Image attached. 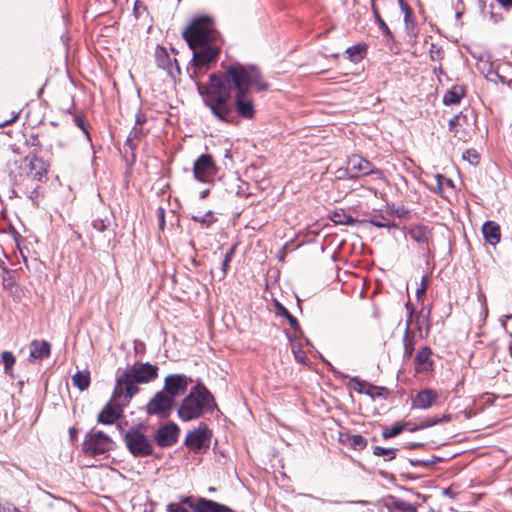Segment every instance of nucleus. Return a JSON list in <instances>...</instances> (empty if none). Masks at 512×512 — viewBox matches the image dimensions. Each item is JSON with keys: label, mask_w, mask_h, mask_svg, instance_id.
Returning <instances> with one entry per match:
<instances>
[{"label": "nucleus", "mask_w": 512, "mask_h": 512, "mask_svg": "<svg viewBox=\"0 0 512 512\" xmlns=\"http://www.w3.org/2000/svg\"><path fill=\"white\" fill-rule=\"evenodd\" d=\"M406 426L407 424H397L391 428L386 427L382 432V436L384 439L395 437L399 435L406 428Z\"/></svg>", "instance_id": "c9c22d12"}, {"label": "nucleus", "mask_w": 512, "mask_h": 512, "mask_svg": "<svg viewBox=\"0 0 512 512\" xmlns=\"http://www.w3.org/2000/svg\"><path fill=\"white\" fill-rule=\"evenodd\" d=\"M216 174V165L211 155L202 154L194 162L193 175L200 182H208Z\"/></svg>", "instance_id": "9b49d317"}, {"label": "nucleus", "mask_w": 512, "mask_h": 512, "mask_svg": "<svg viewBox=\"0 0 512 512\" xmlns=\"http://www.w3.org/2000/svg\"><path fill=\"white\" fill-rule=\"evenodd\" d=\"M460 120H463L464 122L467 121V116L463 113L456 114L453 118L449 120L448 126L449 130L454 133V136L458 137L459 139H463L462 135H460V131L458 129V123Z\"/></svg>", "instance_id": "2f4dec72"}, {"label": "nucleus", "mask_w": 512, "mask_h": 512, "mask_svg": "<svg viewBox=\"0 0 512 512\" xmlns=\"http://www.w3.org/2000/svg\"><path fill=\"white\" fill-rule=\"evenodd\" d=\"M72 383L79 390L83 391L90 385L89 371H78L72 376Z\"/></svg>", "instance_id": "c85d7f7f"}, {"label": "nucleus", "mask_w": 512, "mask_h": 512, "mask_svg": "<svg viewBox=\"0 0 512 512\" xmlns=\"http://www.w3.org/2000/svg\"><path fill=\"white\" fill-rule=\"evenodd\" d=\"M25 162L29 168L27 177L35 182H44L47 179L48 164L37 155L25 157Z\"/></svg>", "instance_id": "4468645a"}, {"label": "nucleus", "mask_w": 512, "mask_h": 512, "mask_svg": "<svg viewBox=\"0 0 512 512\" xmlns=\"http://www.w3.org/2000/svg\"><path fill=\"white\" fill-rule=\"evenodd\" d=\"M193 51L191 61L211 67L218 60L220 53L219 45L190 48Z\"/></svg>", "instance_id": "ddd939ff"}, {"label": "nucleus", "mask_w": 512, "mask_h": 512, "mask_svg": "<svg viewBox=\"0 0 512 512\" xmlns=\"http://www.w3.org/2000/svg\"><path fill=\"white\" fill-rule=\"evenodd\" d=\"M235 250H236L235 245H233L232 247L229 248V250L226 252L225 257H224V259H226V262H231V260L234 256Z\"/></svg>", "instance_id": "4d7b16f0"}, {"label": "nucleus", "mask_w": 512, "mask_h": 512, "mask_svg": "<svg viewBox=\"0 0 512 512\" xmlns=\"http://www.w3.org/2000/svg\"><path fill=\"white\" fill-rule=\"evenodd\" d=\"M402 12L405 15V18H410L412 16V11L409 5L404 0H397Z\"/></svg>", "instance_id": "09e8293b"}, {"label": "nucleus", "mask_w": 512, "mask_h": 512, "mask_svg": "<svg viewBox=\"0 0 512 512\" xmlns=\"http://www.w3.org/2000/svg\"><path fill=\"white\" fill-rule=\"evenodd\" d=\"M216 407L212 393L201 383L193 386L179 404L177 414L181 421L188 422L200 418Z\"/></svg>", "instance_id": "7ed1b4c3"}, {"label": "nucleus", "mask_w": 512, "mask_h": 512, "mask_svg": "<svg viewBox=\"0 0 512 512\" xmlns=\"http://www.w3.org/2000/svg\"><path fill=\"white\" fill-rule=\"evenodd\" d=\"M443 493H444L445 495H447V496H450V497H452V496H453V493H452V491H451V489H450V488H446V489H444Z\"/></svg>", "instance_id": "774afa93"}, {"label": "nucleus", "mask_w": 512, "mask_h": 512, "mask_svg": "<svg viewBox=\"0 0 512 512\" xmlns=\"http://www.w3.org/2000/svg\"><path fill=\"white\" fill-rule=\"evenodd\" d=\"M142 131L141 129L137 128L136 126L133 127V129L130 131L129 135H128V138H127V143H129L130 145H132V141L134 139H137L139 138V136L141 135Z\"/></svg>", "instance_id": "8fccbe9b"}, {"label": "nucleus", "mask_w": 512, "mask_h": 512, "mask_svg": "<svg viewBox=\"0 0 512 512\" xmlns=\"http://www.w3.org/2000/svg\"><path fill=\"white\" fill-rule=\"evenodd\" d=\"M412 311L410 312L409 316H408V319H407V329L405 331V334H404V338H403V343H404V357H411L412 354H413V351H414V343H415V339H414V336L413 335H410L409 333V326L411 324V321H412Z\"/></svg>", "instance_id": "bb28decb"}, {"label": "nucleus", "mask_w": 512, "mask_h": 512, "mask_svg": "<svg viewBox=\"0 0 512 512\" xmlns=\"http://www.w3.org/2000/svg\"><path fill=\"white\" fill-rule=\"evenodd\" d=\"M190 504H195V500L192 497H185L179 503H169L167 505V512H193Z\"/></svg>", "instance_id": "cd10ccee"}, {"label": "nucleus", "mask_w": 512, "mask_h": 512, "mask_svg": "<svg viewBox=\"0 0 512 512\" xmlns=\"http://www.w3.org/2000/svg\"><path fill=\"white\" fill-rule=\"evenodd\" d=\"M426 289H427V277L423 276L422 280H421V285L416 290L417 297L420 298L422 295H424Z\"/></svg>", "instance_id": "3c124183"}, {"label": "nucleus", "mask_w": 512, "mask_h": 512, "mask_svg": "<svg viewBox=\"0 0 512 512\" xmlns=\"http://www.w3.org/2000/svg\"><path fill=\"white\" fill-rule=\"evenodd\" d=\"M378 28L382 31L388 40L393 39L392 32L384 21H381V23L378 24Z\"/></svg>", "instance_id": "de8ad7c7"}, {"label": "nucleus", "mask_w": 512, "mask_h": 512, "mask_svg": "<svg viewBox=\"0 0 512 512\" xmlns=\"http://www.w3.org/2000/svg\"><path fill=\"white\" fill-rule=\"evenodd\" d=\"M482 233L484 239L490 245L495 246L500 242L501 239V231L500 226L494 221H486L482 227Z\"/></svg>", "instance_id": "412c9836"}, {"label": "nucleus", "mask_w": 512, "mask_h": 512, "mask_svg": "<svg viewBox=\"0 0 512 512\" xmlns=\"http://www.w3.org/2000/svg\"><path fill=\"white\" fill-rule=\"evenodd\" d=\"M192 382V378L185 374H169L164 379L162 390L174 400L184 394Z\"/></svg>", "instance_id": "9d476101"}, {"label": "nucleus", "mask_w": 512, "mask_h": 512, "mask_svg": "<svg viewBox=\"0 0 512 512\" xmlns=\"http://www.w3.org/2000/svg\"><path fill=\"white\" fill-rule=\"evenodd\" d=\"M124 442L134 457L150 456L154 451L151 440L139 427L130 428L124 435Z\"/></svg>", "instance_id": "39448f33"}, {"label": "nucleus", "mask_w": 512, "mask_h": 512, "mask_svg": "<svg viewBox=\"0 0 512 512\" xmlns=\"http://www.w3.org/2000/svg\"><path fill=\"white\" fill-rule=\"evenodd\" d=\"M155 61L157 66L160 69L165 70L172 79L176 80L180 76L181 70L177 59L175 57H171L165 47L160 45L156 47Z\"/></svg>", "instance_id": "f8f14e48"}, {"label": "nucleus", "mask_w": 512, "mask_h": 512, "mask_svg": "<svg viewBox=\"0 0 512 512\" xmlns=\"http://www.w3.org/2000/svg\"><path fill=\"white\" fill-rule=\"evenodd\" d=\"M111 448V438L101 431L88 433L82 444V451L88 456L102 455Z\"/></svg>", "instance_id": "423d86ee"}, {"label": "nucleus", "mask_w": 512, "mask_h": 512, "mask_svg": "<svg viewBox=\"0 0 512 512\" xmlns=\"http://www.w3.org/2000/svg\"><path fill=\"white\" fill-rule=\"evenodd\" d=\"M429 229L423 225H416L410 228L409 236L417 243H427L429 239Z\"/></svg>", "instance_id": "a878e982"}, {"label": "nucleus", "mask_w": 512, "mask_h": 512, "mask_svg": "<svg viewBox=\"0 0 512 512\" xmlns=\"http://www.w3.org/2000/svg\"><path fill=\"white\" fill-rule=\"evenodd\" d=\"M179 427L170 422L161 426L155 434V441L160 447H170L178 441Z\"/></svg>", "instance_id": "2eb2a0df"}, {"label": "nucleus", "mask_w": 512, "mask_h": 512, "mask_svg": "<svg viewBox=\"0 0 512 512\" xmlns=\"http://www.w3.org/2000/svg\"><path fill=\"white\" fill-rule=\"evenodd\" d=\"M293 353L295 355V358L299 361L303 360V352L299 349L298 351L293 350Z\"/></svg>", "instance_id": "e2e57ef3"}, {"label": "nucleus", "mask_w": 512, "mask_h": 512, "mask_svg": "<svg viewBox=\"0 0 512 512\" xmlns=\"http://www.w3.org/2000/svg\"><path fill=\"white\" fill-rule=\"evenodd\" d=\"M208 85H198L205 104L215 117L230 122L234 111L243 119L254 118L256 109L251 88L267 91L269 83L254 65L230 64L223 73H212Z\"/></svg>", "instance_id": "f257e3e1"}, {"label": "nucleus", "mask_w": 512, "mask_h": 512, "mask_svg": "<svg viewBox=\"0 0 512 512\" xmlns=\"http://www.w3.org/2000/svg\"><path fill=\"white\" fill-rule=\"evenodd\" d=\"M51 346L47 341L33 340L30 343L29 358L31 361H40L50 355Z\"/></svg>", "instance_id": "aec40b11"}, {"label": "nucleus", "mask_w": 512, "mask_h": 512, "mask_svg": "<svg viewBox=\"0 0 512 512\" xmlns=\"http://www.w3.org/2000/svg\"><path fill=\"white\" fill-rule=\"evenodd\" d=\"M371 1V9H372V12H373V15H374V18H375V21L377 24L381 23V21H384L379 13V10L375 4V0H370Z\"/></svg>", "instance_id": "603ef678"}, {"label": "nucleus", "mask_w": 512, "mask_h": 512, "mask_svg": "<svg viewBox=\"0 0 512 512\" xmlns=\"http://www.w3.org/2000/svg\"><path fill=\"white\" fill-rule=\"evenodd\" d=\"M157 218L159 221V228L164 230L165 228V209L163 207H158L156 210Z\"/></svg>", "instance_id": "49530a36"}, {"label": "nucleus", "mask_w": 512, "mask_h": 512, "mask_svg": "<svg viewBox=\"0 0 512 512\" xmlns=\"http://www.w3.org/2000/svg\"><path fill=\"white\" fill-rule=\"evenodd\" d=\"M504 8H510L512 6V0H497Z\"/></svg>", "instance_id": "680f3d73"}, {"label": "nucleus", "mask_w": 512, "mask_h": 512, "mask_svg": "<svg viewBox=\"0 0 512 512\" xmlns=\"http://www.w3.org/2000/svg\"><path fill=\"white\" fill-rule=\"evenodd\" d=\"M209 192V189L201 191L199 195L200 199H205L209 195Z\"/></svg>", "instance_id": "338daca9"}, {"label": "nucleus", "mask_w": 512, "mask_h": 512, "mask_svg": "<svg viewBox=\"0 0 512 512\" xmlns=\"http://www.w3.org/2000/svg\"><path fill=\"white\" fill-rule=\"evenodd\" d=\"M193 512H228L229 508L223 504L209 500L203 497L195 499V504H190Z\"/></svg>", "instance_id": "f3484780"}, {"label": "nucleus", "mask_w": 512, "mask_h": 512, "mask_svg": "<svg viewBox=\"0 0 512 512\" xmlns=\"http://www.w3.org/2000/svg\"><path fill=\"white\" fill-rule=\"evenodd\" d=\"M431 349L427 346L420 349L416 356H415V364L417 366V370H427L428 367L431 366L430 356H431Z\"/></svg>", "instance_id": "393cba45"}, {"label": "nucleus", "mask_w": 512, "mask_h": 512, "mask_svg": "<svg viewBox=\"0 0 512 512\" xmlns=\"http://www.w3.org/2000/svg\"><path fill=\"white\" fill-rule=\"evenodd\" d=\"M465 96V89L463 86L455 85L448 90L443 96V103L445 105L459 104L461 99Z\"/></svg>", "instance_id": "5701e85b"}, {"label": "nucleus", "mask_w": 512, "mask_h": 512, "mask_svg": "<svg viewBox=\"0 0 512 512\" xmlns=\"http://www.w3.org/2000/svg\"><path fill=\"white\" fill-rule=\"evenodd\" d=\"M350 445L353 449L362 450L367 445V440L360 434H355L350 437Z\"/></svg>", "instance_id": "58836bf2"}, {"label": "nucleus", "mask_w": 512, "mask_h": 512, "mask_svg": "<svg viewBox=\"0 0 512 512\" xmlns=\"http://www.w3.org/2000/svg\"><path fill=\"white\" fill-rule=\"evenodd\" d=\"M439 458L426 459V460H410V464L413 466H424L431 467L437 463Z\"/></svg>", "instance_id": "79ce46f5"}, {"label": "nucleus", "mask_w": 512, "mask_h": 512, "mask_svg": "<svg viewBox=\"0 0 512 512\" xmlns=\"http://www.w3.org/2000/svg\"><path fill=\"white\" fill-rule=\"evenodd\" d=\"M365 49L363 46L355 45L347 48L346 53L349 55L351 61H359L363 58Z\"/></svg>", "instance_id": "e433bc0d"}, {"label": "nucleus", "mask_w": 512, "mask_h": 512, "mask_svg": "<svg viewBox=\"0 0 512 512\" xmlns=\"http://www.w3.org/2000/svg\"><path fill=\"white\" fill-rule=\"evenodd\" d=\"M436 182H437L438 190H439L440 192H442V191H443V187H444V185H447V186H453V184H452V180H450V179H448V178H446L445 176L440 175V174H438V175L436 176Z\"/></svg>", "instance_id": "c03bdc74"}, {"label": "nucleus", "mask_w": 512, "mask_h": 512, "mask_svg": "<svg viewBox=\"0 0 512 512\" xmlns=\"http://www.w3.org/2000/svg\"><path fill=\"white\" fill-rule=\"evenodd\" d=\"M182 35L189 48L218 45L219 33L214 28L212 18L208 16L195 18Z\"/></svg>", "instance_id": "20e7f679"}, {"label": "nucleus", "mask_w": 512, "mask_h": 512, "mask_svg": "<svg viewBox=\"0 0 512 512\" xmlns=\"http://www.w3.org/2000/svg\"><path fill=\"white\" fill-rule=\"evenodd\" d=\"M212 432L206 424H200L198 428L189 432L185 443L194 452H201L209 448Z\"/></svg>", "instance_id": "1a4fd4ad"}, {"label": "nucleus", "mask_w": 512, "mask_h": 512, "mask_svg": "<svg viewBox=\"0 0 512 512\" xmlns=\"http://www.w3.org/2000/svg\"><path fill=\"white\" fill-rule=\"evenodd\" d=\"M158 371L156 365L148 362L128 365L123 371L118 369L113 398H122L124 403H129L139 391L137 385L154 381L158 377Z\"/></svg>", "instance_id": "f03ea898"}, {"label": "nucleus", "mask_w": 512, "mask_h": 512, "mask_svg": "<svg viewBox=\"0 0 512 512\" xmlns=\"http://www.w3.org/2000/svg\"><path fill=\"white\" fill-rule=\"evenodd\" d=\"M389 512H417L416 507L397 497H390L386 504Z\"/></svg>", "instance_id": "4be33fe9"}, {"label": "nucleus", "mask_w": 512, "mask_h": 512, "mask_svg": "<svg viewBox=\"0 0 512 512\" xmlns=\"http://www.w3.org/2000/svg\"><path fill=\"white\" fill-rule=\"evenodd\" d=\"M430 58L432 61H440L443 58V50L441 47L437 46L436 44L432 43L430 50Z\"/></svg>", "instance_id": "a19ab883"}, {"label": "nucleus", "mask_w": 512, "mask_h": 512, "mask_svg": "<svg viewBox=\"0 0 512 512\" xmlns=\"http://www.w3.org/2000/svg\"><path fill=\"white\" fill-rule=\"evenodd\" d=\"M369 222L379 228H394L396 224L386 215L382 213L374 214L370 217Z\"/></svg>", "instance_id": "c756f323"}, {"label": "nucleus", "mask_w": 512, "mask_h": 512, "mask_svg": "<svg viewBox=\"0 0 512 512\" xmlns=\"http://www.w3.org/2000/svg\"><path fill=\"white\" fill-rule=\"evenodd\" d=\"M211 67L199 64L197 62L191 61L189 66L187 67V72L189 77L195 81L196 85H202L200 83V78L208 72ZM207 83L206 85H208Z\"/></svg>", "instance_id": "b1692460"}, {"label": "nucleus", "mask_w": 512, "mask_h": 512, "mask_svg": "<svg viewBox=\"0 0 512 512\" xmlns=\"http://www.w3.org/2000/svg\"><path fill=\"white\" fill-rule=\"evenodd\" d=\"M0 512H22L13 504H4L0 506Z\"/></svg>", "instance_id": "864d4df0"}, {"label": "nucleus", "mask_w": 512, "mask_h": 512, "mask_svg": "<svg viewBox=\"0 0 512 512\" xmlns=\"http://www.w3.org/2000/svg\"><path fill=\"white\" fill-rule=\"evenodd\" d=\"M191 219L205 228L211 227L217 221L211 210L207 211L204 215H192Z\"/></svg>", "instance_id": "7c9ffc66"}, {"label": "nucleus", "mask_w": 512, "mask_h": 512, "mask_svg": "<svg viewBox=\"0 0 512 512\" xmlns=\"http://www.w3.org/2000/svg\"><path fill=\"white\" fill-rule=\"evenodd\" d=\"M463 159L467 160L472 165H477L479 163L480 156L476 150L469 149L463 153Z\"/></svg>", "instance_id": "ea45409f"}, {"label": "nucleus", "mask_w": 512, "mask_h": 512, "mask_svg": "<svg viewBox=\"0 0 512 512\" xmlns=\"http://www.w3.org/2000/svg\"><path fill=\"white\" fill-rule=\"evenodd\" d=\"M438 394L432 389H424L417 393L412 401V408L415 409H428L437 400Z\"/></svg>", "instance_id": "6ab92c4d"}, {"label": "nucleus", "mask_w": 512, "mask_h": 512, "mask_svg": "<svg viewBox=\"0 0 512 512\" xmlns=\"http://www.w3.org/2000/svg\"><path fill=\"white\" fill-rule=\"evenodd\" d=\"M387 213L389 216L397 215L398 217H402L404 215V211H401L399 209H397V210L390 209L389 212H387Z\"/></svg>", "instance_id": "052dcab7"}, {"label": "nucleus", "mask_w": 512, "mask_h": 512, "mask_svg": "<svg viewBox=\"0 0 512 512\" xmlns=\"http://www.w3.org/2000/svg\"><path fill=\"white\" fill-rule=\"evenodd\" d=\"M108 224H109V222L107 220H103V219H95L92 222L93 228L99 232L105 231L106 228L108 227Z\"/></svg>", "instance_id": "a18cd8bd"}, {"label": "nucleus", "mask_w": 512, "mask_h": 512, "mask_svg": "<svg viewBox=\"0 0 512 512\" xmlns=\"http://www.w3.org/2000/svg\"><path fill=\"white\" fill-rule=\"evenodd\" d=\"M346 172L351 179H357L362 176L376 174L381 176L382 172L367 159L360 155H351L347 160Z\"/></svg>", "instance_id": "0eeeda50"}, {"label": "nucleus", "mask_w": 512, "mask_h": 512, "mask_svg": "<svg viewBox=\"0 0 512 512\" xmlns=\"http://www.w3.org/2000/svg\"><path fill=\"white\" fill-rule=\"evenodd\" d=\"M277 308H278V314H279V315H281V316H284V317L288 320V322H289V324H290L291 328H293V329H294V330H296V331H298V330L300 331V325H299L298 320L296 319V317H294V316H293V315H292V314H291V313H290V312H289V311H288V310H287L283 305H281V304H278Z\"/></svg>", "instance_id": "f704fd0d"}, {"label": "nucleus", "mask_w": 512, "mask_h": 512, "mask_svg": "<svg viewBox=\"0 0 512 512\" xmlns=\"http://www.w3.org/2000/svg\"><path fill=\"white\" fill-rule=\"evenodd\" d=\"M19 115H20V112H13L12 117L10 119L4 121L3 123H1L0 127H5L7 125L14 123L19 118Z\"/></svg>", "instance_id": "6e6d98bb"}, {"label": "nucleus", "mask_w": 512, "mask_h": 512, "mask_svg": "<svg viewBox=\"0 0 512 512\" xmlns=\"http://www.w3.org/2000/svg\"><path fill=\"white\" fill-rule=\"evenodd\" d=\"M397 448H384L381 446H375L373 448V454L375 456H384L386 461H391L396 457Z\"/></svg>", "instance_id": "473e14b6"}, {"label": "nucleus", "mask_w": 512, "mask_h": 512, "mask_svg": "<svg viewBox=\"0 0 512 512\" xmlns=\"http://www.w3.org/2000/svg\"><path fill=\"white\" fill-rule=\"evenodd\" d=\"M350 383L355 391L360 394L368 395L372 399L382 396V391L384 390V388L374 386L358 377L351 378Z\"/></svg>", "instance_id": "a211bd4d"}, {"label": "nucleus", "mask_w": 512, "mask_h": 512, "mask_svg": "<svg viewBox=\"0 0 512 512\" xmlns=\"http://www.w3.org/2000/svg\"><path fill=\"white\" fill-rule=\"evenodd\" d=\"M404 21L407 29L409 28L410 25H414V22L412 21V16L410 18L404 17Z\"/></svg>", "instance_id": "69168bd1"}, {"label": "nucleus", "mask_w": 512, "mask_h": 512, "mask_svg": "<svg viewBox=\"0 0 512 512\" xmlns=\"http://www.w3.org/2000/svg\"><path fill=\"white\" fill-rule=\"evenodd\" d=\"M78 430L75 427L69 429V437L72 442L77 439Z\"/></svg>", "instance_id": "13d9d810"}, {"label": "nucleus", "mask_w": 512, "mask_h": 512, "mask_svg": "<svg viewBox=\"0 0 512 512\" xmlns=\"http://www.w3.org/2000/svg\"><path fill=\"white\" fill-rule=\"evenodd\" d=\"M74 120H75V124L77 125V127H79L86 135H88V131L85 127V123H84V120L82 117L76 115L74 117Z\"/></svg>", "instance_id": "5fc2aeb1"}, {"label": "nucleus", "mask_w": 512, "mask_h": 512, "mask_svg": "<svg viewBox=\"0 0 512 512\" xmlns=\"http://www.w3.org/2000/svg\"><path fill=\"white\" fill-rule=\"evenodd\" d=\"M174 406V400L163 390L157 392L147 404V413L157 415L160 418L170 416Z\"/></svg>", "instance_id": "6e6552de"}, {"label": "nucleus", "mask_w": 512, "mask_h": 512, "mask_svg": "<svg viewBox=\"0 0 512 512\" xmlns=\"http://www.w3.org/2000/svg\"><path fill=\"white\" fill-rule=\"evenodd\" d=\"M350 504H359V505H367L369 502L366 500H357V501H348Z\"/></svg>", "instance_id": "0e129e2a"}, {"label": "nucleus", "mask_w": 512, "mask_h": 512, "mask_svg": "<svg viewBox=\"0 0 512 512\" xmlns=\"http://www.w3.org/2000/svg\"><path fill=\"white\" fill-rule=\"evenodd\" d=\"M230 262H226V259H223L221 265L222 278L226 275Z\"/></svg>", "instance_id": "bf43d9fd"}, {"label": "nucleus", "mask_w": 512, "mask_h": 512, "mask_svg": "<svg viewBox=\"0 0 512 512\" xmlns=\"http://www.w3.org/2000/svg\"><path fill=\"white\" fill-rule=\"evenodd\" d=\"M450 418L449 416H444L441 420H433V421H430V420H427L425 422H422L419 426L417 427H412V428H409L410 431H416L418 429H424V428H428L430 426H433L435 424H437L439 421H448Z\"/></svg>", "instance_id": "37998d69"}, {"label": "nucleus", "mask_w": 512, "mask_h": 512, "mask_svg": "<svg viewBox=\"0 0 512 512\" xmlns=\"http://www.w3.org/2000/svg\"><path fill=\"white\" fill-rule=\"evenodd\" d=\"M331 219L336 224L351 225L355 222V220L352 216L345 214L343 212H341V213L335 212Z\"/></svg>", "instance_id": "4c0bfd02"}, {"label": "nucleus", "mask_w": 512, "mask_h": 512, "mask_svg": "<svg viewBox=\"0 0 512 512\" xmlns=\"http://www.w3.org/2000/svg\"><path fill=\"white\" fill-rule=\"evenodd\" d=\"M115 400L119 401V403L111 404L108 403L99 413L98 415V422L102 424H113L115 423L123 413V405H126L127 403H124L123 399L114 398Z\"/></svg>", "instance_id": "dca6fc26"}, {"label": "nucleus", "mask_w": 512, "mask_h": 512, "mask_svg": "<svg viewBox=\"0 0 512 512\" xmlns=\"http://www.w3.org/2000/svg\"><path fill=\"white\" fill-rule=\"evenodd\" d=\"M1 361L4 364V372L8 375L12 373V367L16 362L15 356L10 351H4L1 354Z\"/></svg>", "instance_id": "72a5a7b5"}]
</instances>
